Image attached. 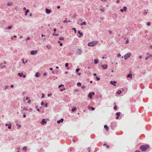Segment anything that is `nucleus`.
<instances>
[{"label": "nucleus", "instance_id": "obj_1", "mask_svg": "<svg viewBox=\"0 0 152 152\" xmlns=\"http://www.w3.org/2000/svg\"><path fill=\"white\" fill-rule=\"evenodd\" d=\"M98 42L97 41H94L88 43V46L93 47L95 46Z\"/></svg>", "mask_w": 152, "mask_h": 152}, {"label": "nucleus", "instance_id": "obj_2", "mask_svg": "<svg viewBox=\"0 0 152 152\" xmlns=\"http://www.w3.org/2000/svg\"><path fill=\"white\" fill-rule=\"evenodd\" d=\"M149 147V146L148 145H144L141 146L140 147V148L142 151H145L148 149Z\"/></svg>", "mask_w": 152, "mask_h": 152}, {"label": "nucleus", "instance_id": "obj_3", "mask_svg": "<svg viewBox=\"0 0 152 152\" xmlns=\"http://www.w3.org/2000/svg\"><path fill=\"white\" fill-rule=\"evenodd\" d=\"M131 54L130 53H128L124 56V58L125 60H126L128 58H129L131 56Z\"/></svg>", "mask_w": 152, "mask_h": 152}, {"label": "nucleus", "instance_id": "obj_4", "mask_svg": "<svg viewBox=\"0 0 152 152\" xmlns=\"http://www.w3.org/2000/svg\"><path fill=\"white\" fill-rule=\"evenodd\" d=\"M37 50H32L31 52L30 53L31 55H35L37 54Z\"/></svg>", "mask_w": 152, "mask_h": 152}, {"label": "nucleus", "instance_id": "obj_5", "mask_svg": "<svg viewBox=\"0 0 152 152\" xmlns=\"http://www.w3.org/2000/svg\"><path fill=\"white\" fill-rule=\"evenodd\" d=\"M82 53V50L80 49H77L76 51V53L78 55H80Z\"/></svg>", "mask_w": 152, "mask_h": 152}, {"label": "nucleus", "instance_id": "obj_6", "mask_svg": "<svg viewBox=\"0 0 152 152\" xmlns=\"http://www.w3.org/2000/svg\"><path fill=\"white\" fill-rule=\"evenodd\" d=\"M6 63L5 61H4L3 62V63H1L0 65V66L1 68H4L5 66V64H6Z\"/></svg>", "mask_w": 152, "mask_h": 152}, {"label": "nucleus", "instance_id": "obj_7", "mask_svg": "<svg viewBox=\"0 0 152 152\" xmlns=\"http://www.w3.org/2000/svg\"><path fill=\"white\" fill-rule=\"evenodd\" d=\"M41 124L42 125H44L45 124H46L47 123V122L45 121V119H43L42 120V121L41 122Z\"/></svg>", "mask_w": 152, "mask_h": 152}, {"label": "nucleus", "instance_id": "obj_8", "mask_svg": "<svg viewBox=\"0 0 152 152\" xmlns=\"http://www.w3.org/2000/svg\"><path fill=\"white\" fill-rule=\"evenodd\" d=\"M45 10H46V13L47 14H50L51 12V10H49V9H45Z\"/></svg>", "mask_w": 152, "mask_h": 152}, {"label": "nucleus", "instance_id": "obj_9", "mask_svg": "<svg viewBox=\"0 0 152 152\" xmlns=\"http://www.w3.org/2000/svg\"><path fill=\"white\" fill-rule=\"evenodd\" d=\"M64 121L63 118H61L60 120L58 121L57 122L58 124H59L60 122H62Z\"/></svg>", "mask_w": 152, "mask_h": 152}, {"label": "nucleus", "instance_id": "obj_10", "mask_svg": "<svg viewBox=\"0 0 152 152\" xmlns=\"http://www.w3.org/2000/svg\"><path fill=\"white\" fill-rule=\"evenodd\" d=\"M127 77H129L131 78H132V75L131 74H128L127 75Z\"/></svg>", "mask_w": 152, "mask_h": 152}, {"label": "nucleus", "instance_id": "obj_11", "mask_svg": "<svg viewBox=\"0 0 152 152\" xmlns=\"http://www.w3.org/2000/svg\"><path fill=\"white\" fill-rule=\"evenodd\" d=\"M107 66L106 65H103L102 66V67L103 69H106L107 68Z\"/></svg>", "mask_w": 152, "mask_h": 152}, {"label": "nucleus", "instance_id": "obj_12", "mask_svg": "<svg viewBox=\"0 0 152 152\" xmlns=\"http://www.w3.org/2000/svg\"><path fill=\"white\" fill-rule=\"evenodd\" d=\"M94 62L95 64H97L98 63L99 61L97 59H95L94 60Z\"/></svg>", "mask_w": 152, "mask_h": 152}, {"label": "nucleus", "instance_id": "obj_13", "mask_svg": "<svg viewBox=\"0 0 152 152\" xmlns=\"http://www.w3.org/2000/svg\"><path fill=\"white\" fill-rule=\"evenodd\" d=\"M12 4V3L11 2H8L7 4V5L9 6H11Z\"/></svg>", "mask_w": 152, "mask_h": 152}, {"label": "nucleus", "instance_id": "obj_14", "mask_svg": "<svg viewBox=\"0 0 152 152\" xmlns=\"http://www.w3.org/2000/svg\"><path fill=\"white\" fill-rule=\"evenodd\" d=\"M29 12V10L28 9H27L26 11V13H25V16H26L27 15V13Z\"/></svg>", "mask_w": 152, "mask_h": 152}, {"label": "nucleus", "instance_id": "obj_15", "mask_svg": "<svg viewBox=\"0 0 152 152\" xmlns=\"http://www.w3.org/2000/svg\"><path fill=\"white\" fill-rule=\"evenodd\" d=\"M104 128L106 129L107 131L108 130V127L107 125H105L104 126Z\"/></svg>", "mask_w": 152, "mask_h": 152}, {"label": "nucleus", "instance_id": "obj_16", "mask_svg": "<svg viewBox=\"0 0 152 152\" xmlns=\"http://www.w3.org/2000/svg\"><path fill=\"white\" fill-rule=\"evenodd\" d=\"M86 22H83V23H80V26H82L83 25H86Z\"/></svg>", "mask_w": 152, "mask_h": 152}, {"label": "nucleus", "instance_id": "obj_17", "mask_svg": "<svg viewBox=\"0 0 152 152\" xmlns=\"http://www.w3.org/2000/svg\"><path fill=\"white\" fill-rule=\"evenodd\" d=\"M88 96L90 97V99H91L92 98V95L91 94V93H90L88 95Z\"/></svg>", "mask_w": 152, "mask_h": 152}, {"label": "nucleus", "instance_id": "obj_18", "mask_svg": "<svg viewBox=\"0 0 152 152\" xmlns=\"http://www.w3.org/2000/svg\"><path fill=\"white\" fill-rule=\"evenodd\" d=\"M40 75V74L39 72H37L35 74V76L36 77H38Z\"/></svg>", "mask_w": 152, "mask_h": 152}, {"label": "nucleus", "instance_id": "obj_19", "mask_svg": "<svg viewBox=\"0 0 152 152\" xmlns=\"http://www.w3.org/2000/svg\"><path fill=\"white\" fill-rule=\"evenodd\" d=\"M18 75L20 77H21L23 75V73H19L18 74Z\"/></svg>", "mask_w": 152, "mask_h": 152}, {"label": "nucleus", "instance_id": "obj_20", "mask_svg": "<svg viewBox=\"0 0 152 152\" xmlns=\"http://www.w3.org/2000/svg\"><path fill=\"white\" fill-rule=\"evenodd\" d=\"M27 149V147L26 146H24L23 148V150L26 151Z\"/></svg>", "mask_w": 152, "mask_h": 152}, {"label": "nucleus", "instance_id": "obj_21", "mask_svg": "<svg viewBox=\"0 0 152 152\" xmlns=\"http://www.w3.org/2000/svg\"><path fill=\"white\" fill-rule=\"evenodd\" d=\"M121 113L120 112H118L116 113V115L117 116H120V115Z\"/></svg>", "mask_w": 152, "mask_h": 152}, {"label": "nucleus", "instance_id": "obj_22", "mask_svg": "<svg viewBox=\"0 0 152 152\" xmlns=\"http://www.w3.org/2000/svg\"><path fill=\"white\" fill-rule=\"evenodd\" d=\"M121 91H120V90H119L117 92V94H121Z\"/></svg>", "mask_w": 152, "mask_h": 152}, {"label": "nucleus", "instance_id": "obj_23", "mask_svg": "<svg viewBox=\"0 0 152 152\" xmlns=\"http://www.w3.org/2000/svg\"><path fill=\"white\" fill-rule=\"evenodd\" d=\"M123 9L124 10V11H126L127 10V8L126 7H123Z\"/></svg>", "mask_w": 152, "mask_h": 152}, {"label": "nucleus", "instance_id": "obj_24", "mask_svg": "<svg viewBox=\"0 0 152 152\" xmlns=\"http://www.w3.org/2000/svg\"><path fill=\"white\" fill-rule=\"evenodd\" d=\"M100 10L102 12H103L104 11V8H101L100 9Z\"/></svg>", "mask_w": 152, "mask_h": 152}, {"label": "nucleus", "instance_id": "obj_25", "mask_svg": "<svg viewBox=\"0 0 152 152\" xmlns=\"http://www.w3.org/2000/svg\"><path fill=\"white\" fill-rule=\"evenodd\" d=\"M11 124H9V126H8V128L9 129H10L11 128Z\"/></svg>", "mask_w": 152, "mask_h": 152}, {"label": "nucleus", "instance_id": "obj_26", "mask_svg": "<svg viewBox=\"0 0 152 152\" xmlns=\"http://www.w3.org/2000/svg\"><path fill=\"white\" fill-rule=\"evenodd\" d=\"M76 110H77L76 108L75 107L73 109H72V112H74Z\"/></svg>", "mask_w": 152, "mask_h": 152}, {"label": "nucleus", "instance_id": "obj_27", "mask_svg": "<svg viewBox=\"0 0 152 152\" xmlns=\"http://www.w3.org/2000/svg\"><path fill=\"white\" fill-rule=\"evenodd\" d=\"M103 145L104 146L105 145L106 146L107 148H109V146L108 145H106V144H104Z\"/></svg>", "mask_w": 152, "mask_h": 152}, {"label": "nucleus", "instance_id": "obj_28", "mask_svg": "<svg viewBox=\"0 0 152 152\" xmlns=\"http://www.w3.org/2000/svg\"><path fill=\"white\" fill-rule=\"evenodd\" d=\"M16 37H17V36L16 35H14L12 37H11V39H13V38H16Z\"/></svg>", "mask_w": 152, "mask_h": 152}, {"label": "nucleus", "instance_id": "obj_29", "mask_svg": "<svg viewBox=\"0 0 152 152\" xmlns=\"http://www.w3.org/2000/svg\"><path fill=\"white\" fill-rule=\"evenodd\" d=\"M64 38L63 37H60L59 38V40H64Z\"/></svg>", "mask_w": 152, "mask_h": 152}, {"label": "nucleus", "instance_id": "obj_30", "mask_svg": "<svg viewBox=\"0 0 152 152\" xmlns=\"http://www.w3.org/2000/svg\"><path fill=\"white\" fill-rule=\"evenodd\" d=\"M81 83L80 82H78L77 83V85L78 86H80L81 85Z\"/></svg>", "mask_w": 152, "mask_h": 152}, {"label": "nucleus", "instance_id": "obj_31", "mask_svg": "<svg viewBox=\"0 0 152 152\" xmlns=\"http://www.w3.org/2000/svg\"><path fill=\"white\" fill-rule=\"evenodd\" d=\"M110 83L113 85H114V81H111L110 82Z\"/></svg>", "mask_w": 152, "mask_h": 152}, {"label": "nucleus", "instance_id": "obj_32", "mask_svg": "<svg viewBox=\"0 0 152 152\" xmlns=\"http://www.w3.org/2000/svg\"><path fill=\"white\" fill-rule=\"evenodd\" d=\"M67 18H66V20H65L63 21V22L64 23H67L68 22L67 21Z\"/></svg>", "mask_w": 152, "mask_h": 152}, {"label": "nucleus", "instance_id": "obj_33", "mask_svg": "<svg viewBox=\"0 0 152 152\" xmlns=\"http://www.w3.org/2000/svg\"><path fill=\"white\" fill-rule=\"evenodd\" d=\"M72 29L74 31L75 33H76V30L75 28H72Z\"/></svg>", "mask_w": 152, "mask_h": 152}, {"label": "nucleus", "instance_id": "obj_34", "mask_svg": "<svg viewBox=\"0 0 152 152\" xmlns=\"http://www.w3.org/2000/svg\"><path fill=\"white\" fill-rule=\"evenodd\" d=\"M78 33L80 34L82 36L83 35V33H80V31H78Z\"/></svg>", "mask_w": 152, "mask_h": 152}, {"label": "nucleus", "instance_id": "obj_35", "mask_svg": "<svg viewBox=\"0 0 152 152\" xmlns=\"http://www.w3.org/2000/svg\"><path fill=\"white\" fill-rule=\"evenodd\" d=\"M53 36H58V34H55V33H53Z\"/></svg>", "mask_w": 152, "mask_h": 152}, {"label": "nucleus", "instance_id": "obj_36", "mask_svg": "<svg viewBox=\"0 0 152 152\" xmlns=\"http://www.w3.org/2000/svg\"><path fill=\"white\" fill-rule=\"evenodd\" d=\"M96 80L97 81H99V80H100L99 78L98 77H96Z\"/></svg>", "mask_w": 152, "mask_h": 152}, {"label": "nucleus", "instance_id": "obj_37", "mask_svg": "<svg viewBox=\"0 0 152 152\" xmlns=\"http://www.w3.org/2000/svg\"><path fill=\"white\" fill-rule=\"evenodd\" d=\"M117 57H120L121 56V55L120 53H118V54H117Z\"/></svg>", "mask_w": 152, "mask_h": 152}, {"label": "nucleus", "instance_id": "obj_38", "mask_svg": "<svg viewBox=\"0 0 152 152\" xmlns=\"http://www.w3.org/2000/svg\"><path fill=\"white\" fill-rule=\"evenodd\" d=\"M11 28H12V26H8V27H7V28L9 29H10Z\"/></svg>", "mask_w": 152, "mask_h": 152}, {"label": "nucleus", "instance_id": "obj_39", "mask_svg": "<svg viewBox=\"0 0 152 152\" xmlns=\"http://www.w3.org/2000/svg\"><path fill=\"white\" fill-rule=\"evenodd\" d=\"M79 70H80V69L77 68V69H76V72H77Z\"/></svg>", "mask_w": 152, "mask_h": 152}, {"label": "nucleus", "instance_id": "obj_40", "mask_svg": "<svg viewBox=\"0 0 152 152\" xmlns=\"http://www.w3.org/2000/svg\"><path fill=\"white\" fill-rule=\"evenodd\" d=\"M8 86H8L6 85V86H5L4 88L5 89H7V88L8 87Z\"/></svg>", "mask_w": 152, "mask_h": 152}, {"label": "nucleus", "instance_id": "obj_41", "mask_svg": "<svg viewBox=\"0 0 152 152\" xmlns=\"http://www.w3.org/2000/svg\"><path fill=\"white\" fill-rule=\"evenodd\" d=\"M151 25V23L150 22H148L147 23V25L148 26H150Z\"/></svg>", "mask_w": 152, "mask_h": 152}, {"label": "nucleus", "instance_id": "obj_42", "mask_svg": "<svg viewBox=\"0 0 152 152\" xmlns=\"http://www.w3.org/2000/svg\"><path fill=\"white\" fill-rule=\"evenodd\" d=\"M45 96V95L44 94H42V98H44Z\"/></svg>", "mask_w": 152, "mask_h": 152}, {"label": "nucleus", "instance_id": "obj_43", "mask_svg": "<svg viewBox=\"0 0 152 152\" xmlns=\"http://www.w3.org/2000/svg\"><path fill=\"white\" fill-rule=\"evenodd\" d=\"M88 152H91V150L90 149V148H89L88 149Z\"/></svg>", "mask_w": 152, "mask_h": 152}, {"label": "nucleus", "instance_id": "obj_44", "mask_svg": "<svg viewBox=\"0 0 152 152\" xmlns=\"http://www.w3.org/2000/svg\"><path fill=\"white\" fill-rule=\"evenodd\" d=\"M28 110L31 112L32 110V109L31 108H29L28 109Z\"/></svg>", "mask_w": 152, "mask_h": 152}, {"label": "nucleus", "instance_id": "obj_45", "mask_svg": "<svg viewBox=\"0 0 152 152\" xmlns=\"http://www.w3.org/2000/svg\"><path fill=\"white\" fill-rule=\"evenodd\" d=\"M68 63H66L65 64V66L66 67H67L68 66Z\"/></svg>", "mask_w": 152, "mask_h": 152}, {"label": "nucleus", "instance_id": "obj_46", "mask_svg": "<svg viewBox=\"0 0 152 152\" xmlns=\"http://www.w3.org/2000/svg\"><path fill=\"white\" fill-rule=\"evenodd\" d=\"M129 42V41L128 40H127L126 41V44H128Z\"/></svg>", "mask_w": 152, "mask_h": 152}, {"label": "nucleus", "instance_id": "obj_47", "mask_svg": "<svg viewBox=\"0 0 152 152\" xmlns=\"http://www.w3.org/2000/svg\"><path fill=\"white\" fill-rule=\"evenodd\" d=\"M91 107L90 106H88V109L89 110H90V109H91Z\"/></svg>", "mask_w": 152, "mask_h": 152}, {"label": "nucleus", "instance_id": "obj_48", "mask_svg": "<svg viewBox=\"0 0 152 152\" xmlns=\"http://www.w3.org/2000/svg\"><path fill=\"white\" fill-rule=\"evenodd\" d=\"M51 95H52V94L51 93H50V94H48V97L50 96H51Z\"/></svg>", "mask_w": 152, "mask_h": 152}, {"label": "nucleus", "instance_id": "obj_49", "mask_svg": "<svg viewBox=\"0 0 152 152\" xmlns=\"http://www.w3.org/2000/svg\"><path fill=\"white\" fill-rule=\"evenodd\" d=\"M31 101L29 99L28 101L27 102L28 103H30L31 102Z\"/></svg>", "mask_w": 152, "mask_h": 152}, {"label": "nucleus", "instance_id": "obj_50", "mask_svg": "<svg viewBox=\"0 0 152 152\" xmlns=\"http://www.w3.org/2000/svg\"><path fill=\"white\" fill-rule=\"evenodd\" d=\"M91 109L92 110H95V108L93 107H91Z\"/></svg>", "mask_w": 152, "mask_h": 152}, {"label": "nucleus", "instance_id": "obj_51", "mask_svg": "<svg viewBox=\"0 0 152 152\" xmlns=\"http://www.w3.org/2000/svg\"><path fill=\"white\" fill-rule=\"evenodd\" d=\"M81 88H85V86H81Z\"/></svg>", "mask_w": 152, "mask_h": 152}, {"label": "nucleus", "instance_id": "obj_52", "mask_svg": "<svg viewBox=\"0 0 152 152\" xmlns=\"http://www.w3.org/2000/svg\"><path fill=\"white\" fill-rule=\"evenodd\" d=\"M41 104L42 105H44V103L43 102H41Z\"/></svg>", "mask_w": 152, "mask_h": 152}, {"label": "nucleus", "instance_id": "obj_53", "mask_svg": "<svg viewBox=\"0 0 152 152\" xmlns=\"http://www.w3.org/2000/svg\"><path fill=\"white\" fill-rule=\"evenodd\" d=\"M117 109V107L116 105H115V110H116Z\"/></svg>", "mask_w": 152, "mask_h": 152}, {"label": "nucleus", "instance_id": "obj_54", "mask_svg": "<svg viewBox=\"0 0 152 152\" xmlns=\"http://www.w3.org/2000/svg\"><path fill=\"white\" fill-rule=\"evenodd\" d=\"M120 10L122 12H124V10L122 9H121Z\"/></svg>", "mask_w": 152, "mask_h": 152}, {"label": "nucleus", "instance_id": "obj_55", "mask_svg": "<svg viewBox=\"0 0 152 152\" xmlns=\"http://www.w3.org/2000/svg\"><path fill=\"white\" fill-rule=\"evenodd\" d=\"M64 86V85H62V84H61V85H59V86H58V88H60V87H61V86Z\"/></svg>", "mask_w": 152, "mask_h": 152}, {"label": "nucleus", "instance_id": "obj_56", "mask_svg": "<svg viewBox=\"0 0 152 152\" xmlns=\"http://www.w3.org/2000/svg\"><path fill=\"white\" fill-rule=\"evenodd\" d=\"M22 61L23 63L24 64H25V63H24V59H22Z\"/></svg>", "mask_w": 152, "mask_h": 152}, {"label": "nucleus", "instance_id": "obj_57", "mask_svg": "<svg viewBox=\"0 0 152 152\" xmlns=\"http://www.w3.org/2000/svg\"><path fill=\"white\" fill-rule=\"evenodd\" d=\"M10 87L11 88H12L14 87V86L13 85H11V86H10Z\"/></svg>", "mask_w": 152, "mask_h": 152}, {"label": "nucleus", "instance_id": "obj_58", "mask_svg": "<svg viewBox=\"0 0 152 152\" xmlns=\"http://www.w3.org/2000/svg\"><path fill=\"white\" fill-rule=\"evenodd\" d=\"M139 58L140 59H141L142 58V56H139Z\"/></svg>", "mask_w": 152, "mask_h": 152}, {"label": "nucleus", "instance_id": "obj_59", "mask_svg": "<svg viewBox=\"0 0 152 152\" xmlns=\"http://www.w3.org/2000/svg\"><path fill=\"white\" fill-rule=\"evenodd\" d=\"M109 34H110L112 33V31H109Z\"/></svg>", "mask_w": 152, "mask_h": 152}, {"label": "nucleus", "instance_id": "obj_60", "mask_svg": "<svg viewBox=\"0 0 152 152\" xmlns=\"http://www.w3.org/2000/svg\"><path fill=\"white\" fill-rule=\"evenodd\" d=\"M60 6H58L57 7V9H59V8H60Z\"/></svg>", "mask_w": 152, "mask_h": 152}, {"label": "nucleus", "instance_id": "obj_61", "mask_svg": "<svg viewBox=\"0 0 152 152\" xmlns=\"http://www.w3.org/2000/svg\"><path fill=\"white\" fill-rule=\"evenodd\" d=\"M22 76H23V78H25L26 77V75H23Z\"/></svg>", "mask_w": 152, "mask_h": 152}, {"label": "nucleus", "instance_id": "obj_62", "mask_svg": "<svg viewBox=\"0 0 152 152\" xmlns=\"http://www.w3.org/2000/svg\"><path fill=\"white\" fill-rule=\"evenodd\" d=\"M45 107H47V106H48L47 104H45Z\"/></svg>", "mask_w": 152, "mask_h": 152}, {"label": "nucleus", "instance_id": "obj_63", "mask_svg": "<svg viewBox=\"0 0 152 152\" xmlns=\"http://www.w3.org/2000/svg\"><path fill=\"white\" fill-rule=\"evenodd\" d=\"M91 93L92 95H94V92H90Z\"/></svg>", "mask_w": 152, "mask_h": 152}, {"label": "nucleus", "instance_id": "obj_64", "mask_svg": "<svg viewBox=\"0 0 152 152\" xmlns=\"http://www.w3.org/2000/svg\"><path fill=\"white\" fill-rule=\"evenodd\" d=\"M150 48L151 49H152V45H151L150 46Z\"/></svg>", "mask_w": 152, "mask_h": 152}]
</instances>
